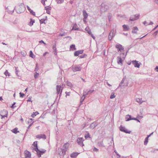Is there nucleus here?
I'll return each mask as SVG.
<instances>
[{
	"instance_id": "f257e3e1",
	"label": "nucleus",
	"mask_w": 158,
	"mask_h": 158,
	"mask_svg": "<svg viewBox=\"0 0 158 158\" xmlns=\"http://www.w3.org/2000/svg\"><path fill=\"white\" fill-rule=\"evenodd\" d=\"M25 7L24 6L23 3L19 4L17 6L14 7V9L18 13H21L24 12L25 10Z\"/></svg>"
},
{
	"instance_id": "f03ea898",
	"label": "nucleus",
	"mask_w": 158,
	"mask_h": 158,
	"mask_svg": "<svg viewBox=\"0 0 158 158\" xmlns=\"http://www.w3.org/2000/svg\"><path fill=\"white\" fill-rule=\"evenodd\" d=\"M128 83L126 78H124L123 79L121 83L119 84V87H126L127 86Z\"/></svg>"
},
{
	"instance_id": "7ed1b4c3",
	"label": "nucleus",
	"mask_w": 158,
	"mask_h": 158,
	"mask_svg": "<svg viewBox=\"0 0 158 158\" xmlns=\"http://www.w3.org/2000/svg\"><path fill=\"white\" fill-rule=\"evenodd\" d=\"M125 56L126 55H124V53L121 54L120 56H118L117 58V63L118 64H122L123 60L121 58V57L124 59Z\"/></svg>"
},
{
	"instance_id": "20e7f679",
	"label": "nucleus",
	"mask_w": 158,
	"mask_h": 158,
	"mask_svg": "<svg viewBox=\"0 0 158 158\" xmlns=\"http://www.w3.org/2000/svg\"><path fill=\"white\" fill-rule=\"evenodd\" d=\"M139 14H136L135 15H131L130 18L129 20L131 21H134L138 19L139 18Z\"/></svg>"
},
{
	"instance_id": "39448f33",
	"label": "nucleus",
	"mask_w": 158,
	"mask_h": 158,
	"mask_svg": "<svg viewBox=\"0 0 158 158\" xmlns=\"http://www.w3.org/2000/svg\"><path fill=\"white\" fill-rule=\"evenodd\" d=\"M8 112L6 110H3L0 112V115L2 116L1 118H4L5 117H7Z\"/></svg>"
},
{
	"instance_id": "423d86ee",
	"label": "nucleus",
	"mask_w": 158,
	"mask_h": 158,
	"mask_svg": "<svg viewBox=\"0 0 158 158\" xmlns=\"http://www.w3.org/2000/svg\"><path fill=\"white\" fill-rule=\"evenodd\" d=\"M72 69L73 71L75 72L80 71L81 69V68L80 66L74 65L72 66Z\"/></svg>"
},
{
	"instance_id": "0eeeda50",
	"label": "nucleus",
	"mask_w": 158,
	"mask_h": 158,
	"mask_svg": "<svg viewBox=\"0 0 158 158\" xmlns=\"http://www.w3.org/2000/svg\"><path fill=\"white\" fill-rule=\"evenodd\" d=\"M66 150L59 148L58 149V153L60 156H63L65 154Z\"/></svg>"
},
{
	"instance_id": "6e6552de",
	"label": "nucleus",
	"mask_w": 158,
	"mask_h": 158,
	"mask_svg": "<svg viewBox=\"0 0 158 158\" xmlns=\"http://www.w3.org/2000/svg\"><path fill=\"white\" fill-rule=\"evenodd\" d=\"M84 140L82 137L78 138L77 139V142L79 145L82 147L84 146L83 143V141Z\"/></svg>"
},
{
	"instance_id": "1a4fd4ad",
	"label": "nucleus",
	"mask_w": 158,
	"mask_h": 158,
	"mask_svg": "<svg viewBox=\"0 0 158 158\" xmlns=\"http://www.w3.org/2000/svg\"><path fill=\"white\" fill-rule=\"evenodd\" d=\"M119 129L121 131L127 133H130L131 132L130 131H128L124 127H123L122 125L119 127Z\"/></svg>"
},
{
	"instance_id": "9d476101",
	"label": "nucleus",
	"mask_w": 158,
	"mask_h": 158,
	"mask_svg": "<svg viewBox=\"0 0 158 158\" xmlns=\"http://www.w3.org/2000/svg\"><path fill=\"white\" fill-rule=\"evenodd\" d=\"M115 47L118 49V52H121L122 50H123L124 48L122 45L120 44H118L116 45Z\"/></svg>"
},
{
	"instance_id": "9b49d317",
	"label": "nucleus",
	"mask_w": 158,
	"mask_h": 158,
	"mask_svg": "<svg viewBox=\"0 0 158 158\" xmlns=\"http://www.w3.org/2000/svg\"><path fill=\"white\" fill-rule=\"evenodd\" d=\"M101 6L102 7L101 10L104 11H106L108 9L109 7L108 5H103V4H102L101 5Z\"/></svg>"
},
{
	"instance_id": "f8f14e48",
	"label": "nucleus",
	"mask_w": 158,
	"mask_h": 158,
	"mask_svg": "<svg viewBox=\"0 0 158 158\" xmlns=\"http://www.w3.org/2000/svg\"><path fill=\"white\" fill-rule=\"evenodd\" d=\"M114 30H112L110 32L108 36V40H111L113 36L114 35Z\"/></svg>"
},
{
	"instance_id": "ddd939ff",
	"label": "nucleus",
	"mask_w": 158,
	"mask_h": 158,
	"mask_svg": "<svg viewBox=\"0 0 158 158\" xmlns=\"http://www.w3.org/2000/svg\"><path fill=\"white\" fill-rule=\"evenodd\" d=\"M83 51L84 50H83L76 51L74 53V55L75 56H78L80 54H82Z\"/></svg>"
},
{
	"instance_id": "4468645a",
	"label": "nucleus",
	"mask_w": 158,
	"mask_h": 158,
	"mask_svg": "<svg viewBox=\"0 0 158 158\" xmlns=\"http://www.w3.org/2000/svg\"><path fill=\"white\" fill-rule=\"evenodd\" d=\"M98 125V124L97 122H94L92 123L90 126H89V128L92 129H94Z\"/></svg>"
},
{
	"instance_id": "2eb2a0df",
	"label": "nucleus",
	"mask_w": 158,
	"mask_h": 158,
	"mask_svg": "<svg viewBox=\"0 0 158 158\" xmlns=\"http://www.w3.org/2000/svg\"><path fill=\"white\" fill-rule=\"evenodd\" d=\"M24 154L25 158H27V157H31V154L29 151L26 150L24 151Z\"/></svg>"
},
{
	"instance_id": "dca6fc26",
	"label": "nucleus",
	"mask_w": 158,
	"mask_h": 158,
	"mask_svg": "<svg viewBox=\"0 0 158 158\" xmlns=\"http://www.w3.org/2000/svg\"><path fill=\"white\" fill-rule=\"evenodd\" d=\"M36 137L37 138H39V139L43 138L44 139H46V135L44 134H40L37 135L36 136Z\"/></svg>"
},
{
	"instance_id": "f3484780",
	"label": "nucleus",
	"mask_w": 158,
	"mask_h": 158,
	"mask_svg": "<svg viewBox=\"0 0 158 158\" xmlns=\"http://www.w3.org/2000/svg\"><path fill=\"white\" fill-rule=\"evenodd\" d=\"M61 86L60 85H57L56 86V93L57 95L59 93H60V91H61Z\"/></svg>"
},
{
	"instance_id": "a211bd4d",
	"label": "nucleus",
	"mask_w": 158,
	"mask_h": 158,
	"mask_svg": "<svg viewBox=\"0 0 158 158\" xmlns=\"http://www.w3.org/2000/svg\"><path fill=\"white\" fill-rule=\"evenodd\" d=\"M132 64L134 65L135 67L139 68L140 64L138 63V62L136 60L132 61Z\"/></svg>"
},
{
	"instance_id": "6ab92c4d",
	"label": "nucleus",
	"mask_w": 158,
	"mask_h": 158,
	"mask_svg": "<svg viewBox=\"0 0 158 158\" xmlns=\"http://www.w3.org/2000/svg\"><path fill=\"white\" fill-rule=\"evenodd\" d=\"M138 31V28L137 27H133L132 28V32L133 33H135V34H137V31Z\"/></svg>"
},
{
	"instance_id": "aec40b11",
	"label": "nucleus",
	"mask_w": 158,
	"mask_h": 158,
	"mask_svg": "<svg viewBox=\"0 0 158 158\" xmlns=\"http://www.w3.org/2000/svg\"><path fill=\"white\" fill-rule=\"evenodd\" d=\"M83 15L84 17V19H85L88 17V14L85 10H83Z\"/></svg>"
},
{
	"instance_id": "412c9836",
	"label": "nucleus",
	"mask_w": 158,
	"mask_h": 158,
	"mask_svg": "<svg viewBox=\"0 0 158 158\" xmlns=\"http://www.w3.org/2000/svg\"><path fill=\"white\" fill-rule=\"evenodd\" d=\"M126 121H129L130 120H132V119H133V118H132L131 115H127L126 116L125 118Z\"/></svg>"
},
{
	"instance_id": "4be33fe9",
	"label": "nucleus",
	"mask_w": 158,
	"mask_h": 158,
	"mask_svg": "<svg viewBox=\"0 0 158 158\" xmlns=\"http://www.w3.org/2000/svg\"><path fill=\"white\" fill-rule=\"evenodd\" d=\"M123 31H128L129 30V28L128 27V26L127 25L124 24L123 26Z\"/></svg>"
},
{
	"instance_id": "5701e85b",
	"label": "nucleus",
	"mask_w": 158,
	"mask_h": 158,
	"mask_svg": "<svg viewBox=\"0 0 158 158\" xmlns=\"http://www.w3.org/2000/svg\"><path fill=\"white\" fill-rule=\"evenodd\" d=\"M10 7H7L6 8V10H7V11L8 13L10 14H12L14 12V10H15L14 9L12 10H10Z\"/></svg>"
},
{
	"instance_id": "b1692460",
	"label": "nucleus",
	"mask_w": 158,
	"mask_h": 158,
	"mask_svg": "<svg viewBox=\"0 0 158 158\" xmlns=\"http://www.w3.org/2000/svg\"><path fill=\"white\" fill-rule=\"evenodd\" d=\"M78 155V153L76 152H73L70 155V157L72 158H75Z\"/></svg>"
},
{
	"instance_id": "393cba45",
	"label": "nucleus",
	"mask_w": 158,
	"mask_h": 158,
	"mask_svg": "<svg viewBox=\"0 0 158 158\" xmlns=\"http://www.w3.org/2000/svg\"><path fill=\"white\" fill-rule=\"evenodd\" d=\"M69 144L68 143H65L63 145V147L64 148L65 150H66L69 147Z\"/></svg>"
},
{
	"instance_id": "a878e982",
	"label": "nucleus",
	"mask_w": 158,
	"mask_h": 158,
	"mask_svg": "<svg viewBox=\"0 0 158 158\" xmlns=\"http://www.w3.org/2000/svg\"><path fill=\"white\" fill-rule=\"evenodd\" d=\"M98 145L101 147H104V145L103 144V141H100L98 143Z\"/></svg>"
},
{
	"instance_id": "bb28decb",
	"label": "nucleus",
	"mask_w": 158,
	"mask_h": 158,
	"mask_svg": "<svg viewBox=\"0 0 158 158\" xmlns=\"http://www.w3.org/2000/svg\"><path fill=\"white\" fill-rule=\"evenodd\" d=\"M85 30L89 35L92 33L91 30L88 27H86Z\"/></svg>"
},
{
	"instance_id": "cd10ccee",
	"label": "nucleus",
	"mask_w": 158,
	"mask_h": 158,
	"mask_svg": "<svg viewBox=\"0 0 158 158\" xmlns=\"http://www.w3.org/2000/svg\"><path fill=\"white\" fill-rule=\"evenodd\" d=\"M67 85L70 87H73V85L70 82L67 81L66 82Z\"/></svg>"
},
{
	"instance_id": "c85d7f7f",
	"label": "nucleus",
	"mask_w": 158,
	"mask_h": 158,
	"mask_svg": "<svg viewBox=\"0 0 158 158\" xmlns=\"http://www.w3.org/2000/svg\"><path fill=\"white\" fill-rule=\"evenodd\" d=\"M47 17H45V19H42L41 20H40V24H42L43 23H44L45 24V23L44 22L45 21V20H47Z\"/></svg>"
},
{
	"instance_id": "c756f323",
	"label": "nucleus",
	"mask_w": 158,
	"mask_h": 158,
	"mask_svg": "<svg viewBox=\"0 0 158 158\" xmlns=\"http://www.w3.org/2000/svg\"><path fill=\"white\" fill-rule=\"evenodd\" d=\"M39 113H38L37 111H36L34 112H33V114L31 115V116L33 118L35 117L37 114H38Z\"/></svg>"
},
{
	"instance_id": "7c9ffc66",
	"label": "nucleus",
	"mask_w": 158,
	"mask_h": 158,
	"mask_svg": "<svg viewBox=\"0 0 158 158\" xmlns=\"http://www.w3.org/2000/svg\"><path fill=\"white\" fill-rule=\"evenodd\" d=\"M34 22V20H33L32 19H30V21L29 23V25L31 26H32L33 25V24Z\"/></svg>"
},
{
	"instance_id": "2f4dec72",
	"label": "nucleus",
	"mask_w": 158,
	"mask_h": 158,
	"mask_svg": "<svg viewBox=\"0 0 158 158\" xmlns=\"http://www.w3.org/2000/svg\"><path fill=\"white\" fill-rule=\"evenodd\" d=\"M70 48L73 50H76V48H75V45L74 44H72L70 46Z\"/></svg>"
},
{
	"instance_id": "473e14b6",
	"label": "nucleus",
	"mask_w": 158,
	"mask_h": 158,
	"mask_svg": "<svg viewBox=\"0 0 158 158\" xmlns=\"http://www.w3.org/2000/svg\"><path fill=\"white\" fill-rule=\"evenodd\" d=\"M57 83L58 84H59L62 82L61 77H59V78L57 79Z\"/></svg>"
},
{
	"instance_id": "72a5a7b5",
	"label": "nucleus",
	"mask_w": 158,
	"mask_h": 158,
	"mask_svg": "<svg viewBox=\"0 0 158 158\" xmlns=\"http://www.w3.org/2000/svg\"><path fill=\"white\" fill-rule=\"evenodd\" d=\"M148 138L147 137L145 138L144 142V144L145 145H146L148 142Z\"/></svg>"
},
{
	"instance_id": "f704fd0d",
	"label": "nucleus",
	"mask_w": 158,
	"mask_h": 158,
	"mask_svg": "<svg viewBox=\"0 0 158 158\" xmlns=\"http://www.w3.org/2000/svg\"><path fill=\"white\" fill-rule=\"evenodd\" d=\"M30 56L32 58H34L35 57V56L34 55V54L31 51L30 52Z\"/></svg>"
},
{
	"instance_id": "c9c22d12",
	"label": "nucleus",
	"mask_w": 158,
	"mask_h": 158,
	"mask_svg": "<svg viewBox=\"0 0 158 158\" xmlns=\"http://www.w3.org/2000/svg\"><path fill=\"white\" fill-rule=\"evenodd\" d=\"M136 101L139 103L140 104H141V103L143 102L142 101V99H140L139 98H137L136 99Z\"/></svg>"
},
{
	"instance_id": "e433bc0d",
	"label": "nucleus",
	"mask_w": 158,
	"mask_h": 158,
	"mask_svg": "<svg viewBox=\"0 0 158 158\" xmlns=\"http://www.w3.org/2000/svg\"><path fill=\"white\" fill-rule=\"evenodd\" d=\"M39 73L35 72L34 74V77L35 79L38 78L39 76Z\"/></svg>"
},
{
	"instance_id": "4c0bfd02",
	"label": "nucleus",
	"mask_w": 158,
	"mask_h": 158,
	"mask_svg": "<svg viewBox=\"0 0 158 158\" xmlns=\"http://www.w3.org/2000/svg\"><path fill=\"white\" fill-rule=\"evenodd\" d=\"M17 130L18 128H15L13 130L12 132L15 134H16L17 132H19V131H17Z\"/></svg>"
},
{
	"instance_id": "58836bf2",
	"label": "nucleus",
	"mask_w": 158,
	"mask_h": 158,
	"mask_svg": "<svg viewBox=\"0 0 158 158\" xmlns=\"http://www.w3.org/2000/svg\"><path fill=\"white\" fill-rule=\"evenodd\" d=\"M51 9V7L50 6L45 7V9L46 10H50Z\"/></svg>"
},
{
	"instance_id": "ea45409f",
	"label": "nucleus",
	"mask_w": 158,
	"mask_h": 158,
	"mask_svg": "<svg viewBox=\"0 0 158 158\" xmlns=\"http://www.w3.org/2000/svg\"><path fill=\"white\" fill-rule=\"evenodd\" d=\"M4 74L7 76L8 75L9 76L10 75V74L8 72L7 70H6V71L4 72Z\"/></svg>"
},
{
	"instance_id": "a19ab883",
	"label": "nucleus",
	"mask_w": 158,
	"mask_h": 158,
	"mask_svg": "<svg viewBox=\"0 0 158 158\" xmlns=\"http://www.w3.org/2000/svg\"><path fill=\"white\" fill-rule=\"evenodd\" d=\"M53 49L54 50V51H55L56 52V55H57L56 53V44H55L54 45H53Z\"/></svg>"
},
{
	"instance_id": "79ce46f5",
	"label": "nucleus",
	"mask_w": 158,
	"mask_h": 158,
	"mask_svg": "<svg viewBox=\"0 0 158 158\" xmlns=\"http://www.w3.org/2000/svg\"><path fill=\"white\" fill-rule=\"evenodd\" d=\"M94 90H89L87 92V93H86V94H87V95L89 94H91V93H93V92H94Z\"/></svg>"
},
{
	"instance_id": "37998d69",
	"label": "nucleus",
	"mask_w": 158,
	"mask_h": 158,
	"mask_svg": "<svg viewBox=\"0 0 158 158\" xmlns=\"http://www.w3.org/2000/svg\"><path fill=\"white\" fill-rule=\"evenodd\" d=\"M85 137L86 139L88 138H90V135L89 133H88L87 134H85Z\"/></svg>"
},
{
	"instance_id": "c03bdc74",
	"label": "nucleus",
	"mask_w": 158,
	"mask_h": 158,
	"mask_svg": "<svg viewBox=\"0 0 158 158\" xmlns=\"http://www.w3.org/2000/svg\"><path fill=\"white\" fill-rule=\"evenodd\" d=\"M58 3L61 4L64 2V0H56Z\"/></svg>"
},
{
	"instance_id": "a18cd8bd",
	"label": "nucleus",
	"mask_w": 158,
	"mask_h": 158,
	"mask_svg": "<svg viewBox=\"0 0 158 158\" xmlns=\"http://www.w3.org/2000/svg\"><path fill=\"white\" fill-rule=\"evenodd\" d=\"M115 97V96L114 95V94L113 93H111V95L110 96V98L112 99Z\"/></svg>"
},
{
	"instance_id": "49530a36",
	"label": "nucleus",
	"mask_w": 158,
	"mask_h": 158,
	"mask_svg": "<svg viewBox=\"0 0 158 158\" xmlns=\"http://www.w3.org/2000/svg\"><path fill=\"white\" fill-rule=\"evenodd\" d=\"M87 56V55L85 54H84L83 55H81L80 56V57L81 58H85Z\"/></svg>"
},
{
	"instance_id": "de8ad7c7",
	"label": "nucleus",
	"mask_w": 158,
	"mask_h": 158,
	"mask_svg": "<svg viewBox=\"0 0 158 158\" xmlns=\"http://www.w3.org/2000/svg\"><path fill=\"white\" fill-rule=\"evenodd\" d=\"M85 97H84L83 96H82L81 98V100L80 101V103L81 104L82 103V102L84 101V100L85 98Z\"/></svg>"
},
{
	"instance_id": "09e8293b",
	"label": "nucleus",
	"mask_w": 158,
	"mask_h": 158,
	"mask_svg": "<svg viewBox=\"0 0 158 158\" xmlns=\"http://www.w3.org/2000/svg\"><path fill=\"white\" fill-rule=\"evenodd\" d=\"M21 54L23 56H24L26 54V53L25 51H23L21 52Z\"/></svg>"
},
{
	"instance_id": "8fccbe9b",
	"label": "nucleus",
	"mask_w": 158,
	"mask_h": 158,
	"mask_svg": "<svg viewBox=\"0 0 158 158\" xmlns=\"http://www.w3.org/2000/svg\"><path fill=\"white\" fill-rule=\"evenodd\" d=\"M35 148H34V149L36 152L37 153V152H39L40 150L38 149L37 146H35Z\"/></svg>"
},
{
	"instance_id": "3c124183",
	"label": "nucleus",
	"mask_w": 158,
	"mask_h": 158,
	"mask_svg": "<svg viewBox=\"0 0 158 158\" xmlns=\"http://www.w3.org/2000/svg\"><path fill=\"white\" fill-rule=\"evenodd\" d=\"M31 14L33 15L34 16H35V13L33 11L31 10L29 11Z\"/></svg>"
},
{
	"instance_id": "603ef678",
	"label": "nucleus",
	"mask_w": 158,
	"mask_h": 158,
	"mask_svg": "<svg viewBox=\"0 0 158 158\" xmlns=\"http://www.w3.org/2000/svg\"><path fill=\"white\" fill-rule=\"evenodd\" d=\"M39 69V67L38 66V65L37 63L36 64V68L35 69V71H37Z\"/></svg>"
},
{
	"instance_id": "864d4df0",
	"label": "nucleus",
	"mask_w": 158,
	"mask_h": 158,
	"mask_svg": "<svg viewBox=\"0 0 158 158\" xmlns=\"http://www.w3.org/2000/svg\"><path fill=\"white\" fill-rule=\"evenodd\" d=\"M20 97L21 98H23L25 94L23 93H22L21 92L19 93Z\"/></svg>"
},
{
	"instance_id": "5fc2aeb1",
	"label": "nucleus",
	"mask_w": 158,
	"mask_h": 158,
	"mask_svg": "<svg viewBox=\"0 0 158 158\" xmlns=\"http://www.w3.org/2000/svg\"><path fill=\"white\" fill-rule=\"evenodd\" d=\"M65 34H66L65 32H63L62 33H60L59 34V36H62L65 35Z\"/></svg>"
},
{
	"instance_id": "6e6d98bb",
	"label": "nucleus",
	"mask_w": 158,
	"mask_h": 158,
	"mask_svg": "<svg viewBox=\"0 0 158 158\" xmlns=\"http://www.w3.org/2000/svg\"><path fill=\"white\" fill-rule=\"evenodd\" d=\"M64 85H62V87H61V91H60V95H59V97H60V95L61 94V93H62V89H63V88H64Z\"/></svg>"
},
{
	"instance_id": "4d7b16f0",
	"label": "nucleus",
	"mask_w": 158,
	"mask_h": 158,
	"mask_svg": "<svg viewBox=\"0 0 158 158\" xmlns=\"http://www.w3.org/2000/svg\"><path fill=\"white\" fill-rule=\"evenodd\" d=\"M108 19H109V22L110 21V19H111V15L110 14L108 16Z\"/></svg>"
},
{
	"instance_id": "13d9d810",
	"label": "nucleus",
	"mask_w": 158,
	"mask_h": 158,
	"mask_svg": "<svg viewBox=\"0 0 158 158\" xmlns=\"http://www.w3.org/2000/svg\"><path fill=\"white\" fill-rule=\"evenodd\" d=\"M93 151L94 152H97L98 151V149L97 148L94 147L93 149Z\"/></svg>"
},
{
	"instance_id": "bf43d9fd",
	"label": "nucleus",
	"mask_w": 158,
	"mask_h": 158,
	"mask_svg": "<svg viewBox=\"0 0 158 158\" xmlns=\"http://www.w3.org/2000/svg\"><path fill=\"white\" fill-rule=\"evenodd\" d=\"M114 152L116 153L117 156H118V158H120L121 157L120 155H119L116 151H114Z\"/></svg>"
},
{
	"instance_id": "052dcab7",
	"label": "nucleus",
	"mask_w": 158,
	"mask_h": 158,
	"mask_svg": "<svg viewBox=\"0 0 158 158\" xmlns=\"http://www.w3.org/2000/svg\"><path fill=\"white\" fill-rule=\"evenodd\" d=\"M87 92H84L83 93V95L82 96L84 97H86V96L87 95V94H86V93H87Z\"/></svg>"
},
{
	"instance_id": "680f3d73",
	"label": "nucleus",
	"mask_w": 158,
	"mask_h": 158,
	"mask_svg": "<svg viewBox=\"0 0 158 158\" xmlns=\"http://www.w3.org/2000/svg\"><path fill=\"white\" fill-rule=\"evenodd\" d=\"M37 141H35L34 142V145L35 147L37 146Z\"/></svg>"
},
{
	"instance_id": "e2e57ef3",
	"label": "nucleus",
	"mask_w": 158,
	"mask_h": 158,
	"mask_svg": "<svg viewBox=\"0 0 158 158\" xmlns=\"http://www.w3.org/2000/svg\"><path fill=\"white\" fill-rule=\"evenodd\" d=\"M37 154L39 157H40L41 156V153L39 152H37Z\"/></svg>"
},
{
	"instance_id": "0e129e2a",
	"label": "nucleus",
	"mask_w": 158,
	"mask_h": 158,
	"mask_svg": "<svg viewBox=\"0 0 158 158\" xmlns=\"http://www.w3.org/2000/svg\"><path fill=\"white\" fill-rule=\"evenodd\" d=\"M46 151L45 150L44 151H40H40L39 152L41 154H44L45 153Z\"/></svg>"
},
{
	"instance_id": "69168bd1",
	"label": "nucleus",
	"mask_w": 158,
	"mask_h": 158,
	"mask_svg": "<svg viewBox=\"0 0 158 158\" xmlns=\"http://www.w3.org/2000/svg\"><path fill=\"white\" fill-rule=\"evenodd\" d=\"M65 94H66V96H69L70 95V92H65Z\"/></svg>"
},
{
	"instance_id": "338daca9",
	"label": "nucleus",
	"mask_w": 158,
	"mask_h": 158,
	"mask_svg": "<svg viewBox=\"0 0 158 158\" xmlns=\"http://www.w3.org/2000/svg\"><path fill=\"white\" fill-rule=\"evenodd\" d=\"M16 103L15 102H14L13 103V104H12V106H11V107L12 108H14V107H15L16 106H14V105Z\"/></svg>"
},
{
	"instance_id": "774afa93",
	"label": "nucleus",
	"mask_w": 158,
	"mask_h": 158,
	"mask_svg": "<svg viewBox=\"0 0 158 158\" xmlns=\"http://www.w3.org/2000/svg\"><path fill=\"white\" fill-rule=\"evenodd\" d=\"M90 35H91V36L95 40V37L94 36V35H93L91 33V34H90Z\"/></svg>"
}]
</instances>
